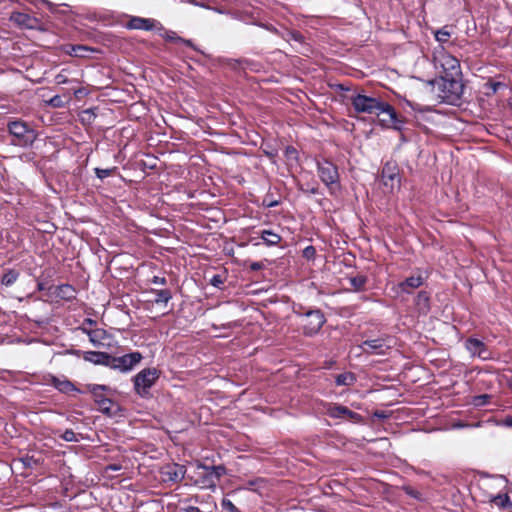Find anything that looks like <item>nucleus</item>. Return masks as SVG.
<instances>
[{"instance_id":"6","label":"nucleus","mask_w":512,"mask_h":512,"mask_svg":"<svg viewBox=\"0 0 512 512\" xmlns=\"http://www.w3.org/2000/svg\"><path fill=\"white\" fill-rule=\"evenodd\" d=\"M85 392L92 394L94 402L98 405V410L105 416L111 417L114 415L111 406L114 401L103 395L104 391H110V387L103 384H87Z\"/></svg>"},{"instance_id":"56","label":"nucleus","mask_w":512,"mask_h":512,"mask_svg":"<svg viewBox=\"0 0 512 512\" xmlns=\"http://www.w3.org/2000/svg\"><path fill=\"white\" fill-rule=\"evenodd\" d=\"M264 267L262 262L259 261H253L249 264V270L250 271H259Z\"/></svg>"},{"instance_id":"48","label":"nucleus","mask_w":512,"mask_h":512,"mask_svg":"<svg viewBox=\"0 0 512 512\" xmlns=\"http://www.w3.org/2000/svg\"><path fill=\"white\" fill-rule=\"evenodd\" d=\"M221 507L227 512H241L234 503L228 498H223L221 501Z\"/></svg>"},{"instance_id":"23","label":"nucleus","mask_w":512,"mask_h":512,"mask_svg":"<svg viewBox=\"0 0 512 512\" xmlns=\"http://www.w3.org/2000/svg\"><path fill=\"white\" fill-rule=\"evenodd\" d=\"M149 293L155 295V298L152 300V302L156 305L166 306L168 304V302L173 297L172 291L169 288H165V289L151 288L149 290Z\"/></svg>"},{"instance_id":"5","label":"nucleus","mask_w":512,"mask_h":512,"mask_svg":"<svg viewBox=\"0 0 512 512\" xmlns=\"http://www.w3.org/2000/svg\"><path fill=\"white\" fill-rule=\"evenodd\" d=\"M160 376L156 368H144L133 377L134 390L141 398H148L151 387Z\"/></svg>"},{"instance_id":"19","label":"nucleus","mask_w":512,"mask_h":512,"mask_svg":"<svg viewBox=\"0 0 512 512\" xmlns=\"http://www.w3.org/2000/svg\"><path fill=\"white\" fill-rule=\"evenodd\" d=\"M382 113H386L389 115L390 121H391V128L395 131L402 132L406 131L405 124L406 120L404 118L399 117L396 110L392 105L389 103L385 105L384 110Z\"/></svg>"},{"instance_id":"3","label":"nucleus","mask_w":512,"mask_h":512,"mask_svg":"<svg viewBox=\"0 0 512 512\" xmlns=\"http://www.w3.org/2000/svg\"><path fill=\"white\" fill-rule=\"evenodd\" d=\"M7 131L12 137L11 144L24 149L31 148L38 136L31 123L19 118L8 121Z\"/></svg>"},{"instance_id":"44","label":"nucleus","mask_w":512,"mask_h":512,"mask_svg":"<svg viewBox=\"0 0 512 512\" xmlns=\"http://www.w3.org/2000/svg\"><path fill=\"white\" fill-rule=\"evenodd\" d=\"M493 501L496 504L500 505L502 508H507V507L512 506L510 497L507 494H504V495L498 494L497 496H495L493 498Z\"/></svg>"},{"instance_id":"31","label":"nucleus","mask_w":512,"mask_h":512,"mask_svg":"<svg viewBox=\"0 0 512 512\" xmlns=\"http://www.w3.org/2000/svg\"><path fill=\"white\" fill-rule=\"evenodd\" d=\"M346 411V406L336 403H328L326 414L333 419H343V413Z\"/></svg>"},{"instance_id":"32","label":"nucleus","mask_w":512,"mask_h":512,"mask_svg":"<svg viewBox=\"0 0 512 512\" xmlns=\"http://www.w3.org/2000/svg\"><path fill=\"white\" fill-rule=\"evenodd\" d=\"M357 378L352 372H343L335 377V384L337 386H352Z\"/></svg>"},{"instance_id":"4","label":"nucleus","mask_w":512,"mask_h":512,"mask_svg":"<svg viewBox=\"0 0 512 512\" xmlns=\"http://www.w3.org/2000/svg\"><path fill=\"white\" fill-rule=\"evenodd\" d=\"M351 105L357 113L376 114L383 112L388 102L379 98L368 96L362 93H356L350 97Z\"/></svg>"},{"instance_id":"36","label":"nucleus","mask_w":512,"mask_h":512,"mask_svg":"<svg viewBox=\"0 0 512 512\" xmlns=\"http://www.w3.org/2000/svg\"><path fill=\"white\" fill-rule=\"evenodd\" d=\"M434 37L437 42L441 45L448 42V39L451 37V32L448 30L447 26H444L440 29H437L434 32Z\"/></svg>"},{"instance_id":"47","label":"nucleus","mask_w":512,"mask_h":512,"mask_svg":"<svg viewBox=\"0 0 512 512\" xmlns=\"http://www.w3.org/2000/svg\"><path fill=\"white\" fill-rule=\"evenodd\" d=\"M60 438L66 442H78L76 433L72 429H66L61 435Z\"/></svg>"},{"instance_id":"34","label":"nucleus","mask_w":512,"mask_h":512,"mask_svg":"<svg viewBox=\"0 0 512 512\" xmlns=\"http://www.w3.org/2000/svg\"><path fill=\"white\" fill-rule=\"evenodd\" d=\"M266 486V480L261 477L249 479L244 484V489L261 493V490Z\"/></svg>"},{"instance_id":"13","label":"nucleus","mask_w":512,"mask_h":512,"mask_svg":"<svg viewBox=\"0 0 512 512\" xmlns=\"http://www.w3.org/2000/svg\"><path fill=\"white\" fill-rule=\"evenodd\" d=\"M186 473L184 465L171 463L161 469V475L165 482L178 483L182 481Z\"/></svg>"},{"instance_id":"33","label":"nucleus","mask_w":512,"mask_h":512,"mask_svg":"<svg viewBox=\"0 0 512 512\" xmlns=\"http://www.w3.org/2000/svg\"><path fill=\"white\" fill-rule=\"evenodd\" d=\"M350 285L353 287L355 292H360L365 289L368 282V277L363 274H358L348 278Z\"/></svg>"},{"instance_id":"1","label":"nucleus","mask_w":512,"mask_h":512,"mask_svg":"<svg viewBox=\"0 0 512 512\" xmlns=\"http://www.w3.org/2000/svg\"><path fill=\"white\" fill-rule=\"evenodd\" d=\"M292 312L301 318L302 333L306 337L316 336L327 321L324 312L317 307L294 303Z\"/></svg>"},{"instance_id":"39","label":"nucleus","mask_w":512,"mask_h":512,"mask_svg":"<svg viewBox=\"0 0 512 512\" xmlns=\"http://www.w3.org/2000/svg\"><path fill=\"white\" fill-rule=\"evenodd\" d=\"M280 204V200L276 199L272 193H267L262 200V206L265 208H274Z\"/></svg>"},{"instance_id":"60","label":"nucleus","mask_w":512,"mask_h":512,"mask_svg":"<svg viewBox=\"0 0 512 512\" xmlns=\"http://www.w3.org/2000/svg\"><path fill=\"white\" fill-rule=\"evenodd\" d=\"M49 286H47V283L43 280L37 281V291H44L48 290Z\"/></svg>"},{"instance_id":"14","label":"nucleus","mask_w":512,"mask_h":512,"mask_svg":"<svg viewBox=\"0 0 512 512\" xmlns=\"http://www.w3.org/2000/svg\"><path fill=\"white\" fill-rule=\"evenodd\" d=\"M159 21L152 18H143L139 16H131L125 27L130 30H157Z\"/></svg>"},{"instance_id":"18","label":"nucleus","mask_w":512,"mask_h":512,"mask_svg":"<svg viewBox=\"0 0 512 512\" xmlns=\"http://www.w3.org/2000/svg\"><path fill=\"white\" fill-rule=\"evenodd\" d=\"M156 32L160 37H162L166 41L174 42V43H181L187 47L197 50V48L194 45V43L192 42V40L184 39V38L178 36V34L175 31L165 29L164 26L160 22L158 24Z\"/></svg>"},{"instance_id":"45","label":"nucleus","mask_w":512,"mask_h":512,"mask_svg":"<svg viewBox=\"0 0 512 512\" xmlns=\"http://www.w3.org/2000/svg\"><path fill=\"white\" fill-rule=\"evenodd\" d=\"M224 282H225V276L221 275V274H214L209 279V284L217 289H223Z\"/></svg>"},{"instance_id":"55","label":"nucleus","mask_w":512,"mask_h":512,"mask_svg":"<svg viewBox=\"0 0 512 512\" xmlns=\"http://www.w3.org/2000/svg\"><path fill=\"white\" fill-rule=\"evenodd\" d=\"M151 283H153L155 285H166L167 279L165 277H160V276L155 275L152 277Z\"/></svg>"},{"instance_id":"35","label":"nucleus","mask_w":512,"mask_h":512,"mask_svg":"<svg viewBox=\"0 0 512 512\" xmlns=\"http://www.w3.org/2000/svg\"><path fill=\"white\" fill-rule=\"evenodd\" d=\"M97 107H91L81 111L79 117L83 125H91L97 117Z\"/></svg>"},{"instance_id":"63","label":"nucleus","mask_w":512,"mask_h":512,"mask_svg":"<svg viewBox=\"0 0 512 512\" xmlns=\"http://www.w3.org/2000/svg\"><path fill=\"white\" fill-rule=\"evenodd\" d=\"M406 131L399 132L400 133V142L407 143L410 141L409 137L405 133Z\"/></svg>"},{"instance_id":"57","label":"nucleus","mask_w":512,"mask_h":512,"mask_svg":"<svg viewBox=\"0 0 512 512\" xmlns=\"http://www.w3.org/2000/svg\"><path fill=\"white\" fill-rule=\"evenodd\" d=\"M121 468H122V466H121L120 464L111 463V464H108V465L105 467V471H106V472H109V471L116 472V471L121 470Z\"/></svg>"},{"instance_id":"9","label":"nucleus","mask_w":512,"mask_h":512,"mask_svg":"<svg viewBox=\"0 0 512 512\" xmlns=\"http://www.w3.org/2000/svg\"><path fill=\"white\" fill-rule=\"evenodd\" d=\"M381 181L391 192H393L395 188L400 189L401 176L396 162L388 161L383 165L381 170Z\"/></svg>"},{"instance_id":"10","label":"nucleus","mask_w":512,"mask_h":512,"mask_svg":"<svg viewBox=\"0 0 512 512\" xmlns=\"http://www.w3.org/2000/svg\"><path fill=\"white\" fill-rule=\"evenodd\" d=\"M438 63L442 68V76H462L460 62L456 57L450 54H443L441 58L437 60L435 65L437 66Z\"/></svg>"},{"instance_id":"51","label":"nucleus","mask_w":512,"mask_h":512,"mask_svg":"<svg viewBox=\"0 0 512 512\" xmlns=\"http://www.w3.org/2000/svg\"><path fill=\"white\" fill-rule=\"evenodd\" d=\"M256 25L281 37L282 30H279L278 28H276L274 25H272L270 23H257Z\"/></svg>"},{"instance_id":"49","label":"nucleus","mask_w":512,"mask_h":512,"mask_svg":"<svg viewBox=\"0 0 512 512\" xmlns=\"http://www.w3.org/2000/svg\"><path fill=\"white\" fill-rule=\"evenodd\" d=\"M302 256L307 260H314L316 256V249L313 245L305 247L302 251Z\"/></svg>"},{"instance_id":"15","label":"nucleus","mask_w":512,"mask_h":512,"mask_svg":"<svg viewBox=\"0 0 512 512\" xmlns=\"http://www.w3.org/2000/svg\"><path fill=\"white\" fill-rule=\"evenodd\" d=\"M48 291L50 295L68 302L75 300L77 294L75 287L68 283L57 286L50 285Z\"/></svg>"},{"instance_id":"40","label":"nucleus","mask_w":512,"mask_h":512,"mask_svg":"<svg viewBox=\"0 0 512 512\" xmlns=\"http://www.w3.org/2000/svg\"><path fill=\"white\" fill-rule=\"evenodd\" d=\"M344 418H347L351 422L356 423V424L363 422V416L360 415L359 413L349 409L348 407H346V411H345V413H343V419Z\"/></svg>"},{"instance_id":"37","label":"nucleus","mask_w":512,"mask_h":512,"mask_svg":"<svg viewBox=\"0 0 512 512\" xmlns=\"http://www.w3.org/2000/svg\"><path fill=\"white\" fill-rule=\"evenodd\" d=\"M13 19L16 23H18L20 26L26 27V28H32L31 21L33 20L28 14L25 13H17L15 16H13Z\"/></svg>"},{"instance_id":"41","label":"nucleus","mask_w":512,"mask_h":512,"mask_svg":"<svg viewBox=\"0 0 512 512\" xmlns=\"http://www.w3.org/2000/svg\"><path fill=\"white\" fill-rule=\"evenodd\" d=\"M24 468H33L40 464V460L36 459L34 456L25 455L19 459Z\"/></svg>"},{"instance_id":"26","label":"nucleus","mask_w":512,"mask_h":512,"mask_svg":"<svg viewBox=\"0 0 512 512\" xmlns=\"http://www.w3.org/2000/svg\"><path fill=\"white\" fill-rule=\"evenodd\" d=\"M415 305L417 306L420 313L427 314L430 311V293L421 290L415 297Z\"/></svg>"},{"instance_id":"8","label":"nucleus","mask_w":512,"mask_h":512,"mask_svg":"<svg viewBox=\"0 0 512 512\" xmlns=\"http://www.w3.org/2000/svg\"><path fill=\"white\" fill-rule=\"evenodd\" d=\"M142 359V354L138 351L130 352L122 356H113L110 358L109 368L126 373L131 371Z\"/></svg>"},{"instance_id":"27","label":"nucleus","mask_w":512,"mask_h":512,"mask_svg":"<svg viewBox=\"0 0 512 512\" xmlns=\"http://www.w3.org/2000/svg\"><path fill=\"white\" fill-rule=\"evenodd\" d=\"M259 236L263 243L268 247H273L279 244L281 236L271 229H263L259 232Z\"/></svg>"},{"instance_id":"16","label":"nucleus","mask_w":512,"mask_h":512,"mask_svg":"<svg viewBox=\"0 0 512 512\" xmlns=\"http://www.w3.org/2000/svg\"><path fill=\"white\" fill-rule=\"evenodd\" d=\"M360 348L366 354L384 355L386 350L389 349V345H387L385 338L380 337L363 341Z\"/></svg>"},{"instance_id":"25","label":"nucleus","mask_w":512,"mask_h":512,"mask_svg":"<svg viewBox=\"0 0 512 512\" xmlns=\"http://www.w3.org/2000/svg\"><path fill=\"white\" fill-rule=\"evenodd\" d=\"M401 490L410 498L420 503H427L430 499L429 495L411 485L401 486Z\"/></svg>"},{"instance_id":"42","label":"nucleus","mask_w":512,"mask_h":512,"mask_svg":"<svg viewBox=\"0 0 512 512\" xmlns=\"http://www.w3.org/2000/svg\"><path fill=\"white\" fill-rule=\"evenodd\" d=\"M116 170H117L116 167L106 168V169L96 167L94 169V173L98 179L103 180V179L111 176L113 174V172H115Z\"/></svg>"},{"instance_id":"64","label":"nucleus","mask_w":512,"mask_h":512,"mask_svg":"<svg viewBox=\"0 0 512 512\" xmlns=\"http://www.w3.org/2000/svg\"><path fill=\"white\" fill-rule=\"evenodd\" d=\"M374 416L379 419H386L387 414L385 411H375Z\"/></svg>"},{"instance_id":"28","label":"nucleus","mask_w":512,"mask_h":512,"mask_svg":"<svg viewBox=\"0 0 512 512\" xmlns=\"http://www.w3.org/2000/svg\"><path fill=\"white\" fill-rule=\"evenodd\" d=\"M507 85L501 81H493L489 79L483 84L484 94L487 97L495 95L500 89H506Z\"/></svg>"},{"instance_id":"29","label":"nucleus","mask_w":512,"mask_h":512,"mask_svg":"<svg viewBox=\"0 0 512 512\" xmlns=\"http://www.w3.org/2000/svg\"><path fill=\"white\" fill-rule=\"evenodd\" d=\"M107 332L105 329L96 328L93 329L91 333H89V341L94 347H102L104 346L103 340L107 338Z\"/></svg>"},{"instance_id":"21","label":"nucleus","mask_w":512,"mask_h":512,"mask_svg":"<svg viewBox=\"0 0 512 512\" xmlns=\"http://www.w3.org/2000/svg\"><path fill=\"white\" fill-rule=\"evenodd\" d=\"M281 38L288 42L294 41L300 44L303 47L302 53H304V51H310V46L305 42V37L299 31L284 28L281 33Z\"/></svg>"},{"instance_id":"54","label":"nucleus","mask_w":512,"mask_h":512,"mask_svg":"<svg viewBox=\"0 0 512 512\" xmlns=\"http://www.w3.org/2000/svg\"><path fill=\"white\" fill-rule=\"evenodd\" d=\"M299 190L305 194H312V195L320 194L318 187H310L309 188V187H304V185H300Z\"/></svg>"},{"instance_id":"20","label":"nucleus","mask_w":512,"mask_h":512,"mask_svg":"<svg viewBox=\"0 0 512 512\" xmlns=\"http://www.w3.org/2000/svg\"><path fill=\"white\" fill-rule=\"evenodd\" d=\"M424 278L421 275L409 276L404 281L398 284L400 292L410 294L412 290L419 288L424 283Z\"/></svg>"},{"instance_id":"58","label":"nucleus","mask_w":512,"mask_h":512,"mask_svg":"<svg viewBox=\"0 0 512 512\" xmlns=\"http://www.w3.org/2000/svg\"><path fill=\"white\" fill-rule=\"evenodd\" d=\"M88 94L87 90L84 87L78 88L74 90V95L77 98H81L83 96H86Z\"/></svg>"},{"instance_id":"12","label":"nucleus","mask_w":512,"mask_h":512,"mask_svg":"<svg viewBox=\"0 0 512 512\" xmlns=\"http://www.w3.org/2000/svg\"><path fill=\"white\" fill-rule=\"evenodd\" d=\"M73 354L77 356L81 354L85 361L94 365H102L105 367H109L110 365L111 354L108 352L74 350Z\"/></svg>"},{"instance_id":"59","label":"nucleus","mask_w":512,"mask_h":512,"mask_svg":"<svg viewBox=\"0 0 512 512\" xmlns=\"http://www.w3.org/2000/svg\"><path fill=\"white\" fill-rule=\"evenodd\" d=\"M180 512H202L197 506L182 507Z\"/></svg>"},{"instance_id":"61","label":"nucleus","mask_w":512,"mask_h":512,"mask_svg":"<svg viewBox=\"0 0 512 512\" xmlns=\"http://www.w3.org/2000/svg\"><path fill=\"white\" fill-rule=\"evenodd\" d=\"M502 424L506 427L512 428V416H510V415L506 416L503 419Z\"/></svg>"},{"instance_id":"38","label":"nucleus","mask_w":512,"mask_h":512,"mask_svg":"<svg viewBox=\"0 0 512 512\" xmlns=\"http://www.w3.org/2000/svg\"><path fill=\"white\" fill-rule=\"evenodd\" d=\"M491 395L489 394H480L473 397L472 404L475 407H483L490 403Z\"/></svg>"},{"instance_id":"46","label":"nucleus","mask_w":512,"mask_h":512,"mask_svg":"<svg viewBox=\"0 0 512 512\" xmlns=\"http://www.w3.org/2000/svg\"><path fill=\"white\" fill-rule=\"evenodd\" d=\"M284 156L288 160H295V161H298V157H299L297 149L292 145H288L285 147Z\"/></svg>"},{"instance_id":"2","label":"nucleus","mask_w":512,"mask_h":512,"mask_svg":"<svg viewBox=\"0 0 512 512\" xmlns=\"http://www.w3.org/2000/svg\"><path fill=\"white\" fill-rule=\"evenodd\" d=\"M461 77L440 76L439 79H435L434 82L438 85L439 97L443 103L453 106H460L462 104L464 84Z\"/></svg>"},{"instance_id":"11","label":"nucleus","mask_w":512,"mask_h":512,"mask_svg":"<svg viewBox=\"0 0 512 512\" xmlns=\"http://www.w3.org/2000/svg\"><path fill=\"white\" fill-rule=\"evenodd\" d=\"M46 384L53 386L57 391L63 394H69L70 392H77L80 394L85 393V391L77 388L75 384L68 378L63 377L62 379H60L59 377L53 374H49L47 376Z\"/></svg>"},{"instance_id":"62","label":"nucleus","mask_w":512,"mask_h":512,"mask_svg":"<svg viewBox=\"0 0 512 512\" xmlns=\"http://www.w3.org/2000/svg\"><path fill=\"white\" fill-rule=\"evenodd\" d=\"M56 80L58 84H64L68 82L67 78L63 74H58L56 76Z\"/></svg>"},{"instance_id":"7","label":"nucleus","mask_w":512,"mask_h":512,"mask_svg":"<svg viewBox=\"0 0 512 512\" xmlns=\"http://www.w3.org/2000/svg\"><path fill=\"white\" fill-rule=\"evenodd\" d=\"M316 167L321 181L330 191L333 189L334 185H339L340 176L338 168L331 161L327 159L317 161Z\"/></svg>"},{"instance_id":"53","label":"nucleus","mask_w":512,"mask_h":512,"mask_svg":"<svg viewBox=\"0 0 512 512\" xmlns=\"http://www.w3.org/2000/svg\"><path fill=\"white\" fill-rule=\"evenodd\" d=\"M88 50H91V49L84 45H73L72 46V51L74 52L75 56H84L83 52H86Z\"/></svg>"},{"instance_id":"50","label":"nucleus","mask_w":512,"mask_h":512,"mask_svg":"<svg viewBox=\"0 0 512 512\" xmlns=\"http://www.w3.org/2000/svg\"><path fill=\"white\" fill-rule=\"evenodd\" d=\"M262 151L263 154L270 159H274L278 155L277 149L271 146L270 144H267L265 147H262Z\"/></svg>"},{"instance_id":"24","label":"nucleus","mask_w":512,"mask_h":512,"mask_svg":"<svg viewBox=\"0 0 512 512\" xmlns=\"http://www.w3.org/2000/svg\"><path fill=\"white\" fill-rule=\"evenodd\" d=\"M198 470L209 471L217 483L220 482V479L227 473V469L223 464L220 465H207L205 463L197 464Z\"/></svg>"},{"instance_id":"17","label":"nucleus","mask_w":512,"mask_h":512,"mask_svg":"<svg viewBox=\"0 0 512 512\" xmlns=\"http://www.w3.org/2000/svg\"><path fill=\"white\" fill-rule=\"evenodd\" d=\"M465 348L473 357L477 356L483 360L488 359V349L480 339L469 337L465 341Z\"/></svg>"},{"instance_id":"30","label":"nucleus","mask_w":512,"mask_h":512,"mask_svg":"<svg viewBox=\"0 0 512 512\" xmlns=\"http://www.w3.org/2000/svg\"><path fill=\"white\" fill-rule=\"evenodd\" d=\"M20 272L16 269H5L1 277V284L6 287L12 286L19 278Z\"/></svg>"},{"instance_id":"22","label":"nucleus","mask_w":512,"mask_h":512,"mask_svg":"<svg viewBox=\"0 0 512 512\" xmlns=\"http://www.w3.org/2000/svg\"><path fill=\"white\" fill-rule=\"evenodd\" d=\"M195 483L202 489H211L215 490L217 487V481L211 475L209 471L198 472V477L195 480Z\"/></svg>"},{"instance_id":"52","label":"nucleus","mask_w":512,"mask_h":512,"mask_svg":"<svg viewBox=\"0 0 512 512\" xmlns=\"http://www.w3.org/2000/svg\"><path fill=\"white\" fill-rule=\"evenodd\" d=\"M49 104L54 108H61L64 106V101L60 95H55L49 100Z\"/></svg>"},{"instance_id":"43","label":"nucleus","mask_w":512,"mask_h":512,"mask_svg":"<svg viewBox=\"0 0 512 512\" xmlns=\"http://www.w3.org/2000/svg\"><path fill=\"white\" fill-rule=\"evenodd\" d=\"M405 104L410 107L415 113H425L430 112L432 109L429 106H423L418 103L412 102L410 100H405Z\"/></svg>"}]
</instances>
